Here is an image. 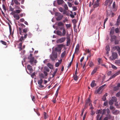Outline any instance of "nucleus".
<instances>
[{
	"label": "nucleus",
	"mask_w": 120,
	"mask_h": 120,
	"mask_svg": "<svg viewBox=\"0 0 120 120\" xmlns=\"http://www.w3.org/2000/svg\"><path fill=\"white\" fill-rule=\"evenodd\" d=\"M22 32L21 29L19 27V31L20 35L22 36L24 35V39H25L27 37V34L26 33L29 30L27 28H25L22 30Z\"/></svg>",
	"instance_id": "nucleus-1"
},
{
	"label": "nucleus",
	"mask_w": 120,
	"mask_h": 120,
	"mask_svg": "<svg viewBox=\"0 0 120 120\" xmlns=\"http://www.w3.org/2000/svg\"><path fill=\"white\" fill-rule=\"evenodd\" d=\"M57 52L52 51V54L50 56V58L52 60L54 61L57 58Z\"/></svg>",
	"instance_id": "nucleus-2"
},
{
	"label": "nucleus",
	"mask_w": 120,
	"mask_h": 120,
	"mask_svg": "<svg viewBox=\"0 0 120 120\" xmlns=\"http://www.w3.org/2000/svg\"><path fill=\"white\" fill-rule=\"evenodd\" d=\"M64 46V45L63 44L58 45L55 48V52H59V54H60L61 53L62 48Z\"/></svg>",
	"instance_id": "nucleus-3"
},
{
	"label": "nucleus",
	"mask_w": 120,
	"mask_h": 120,
	"mask_svg": "<svg viewBox=\"0 0 120 120\" xmlns=\"http://www.w3.org/2000/svg\"><path fill=\"white\" fill-rule=\"evenodd\" d=\"M55 15L57 17L56 18V19L57 21L61 20L63 17V15H62L61 13L58 12H56L55 13Z\"/></svg>",
	"instance_id": "nucleus-4"
},
{
	"label": "nucleus",
	"mask_w": 120,
	"mask_h": 120,
	"mask_svg": "<svg viewBox=\"0 0 120 120\" xmlns=\"http://www.w3.org/2000/svg\"><path fill=\"white\" fill-rule=\"evenodd\" d=\"M117 54L116 52H113L112 53V55L109 58L110 60H114L117 57Z\"/></svg>",
	"instance_id": "nucleus-5"
},
{
	"label": "nucleus",
	"mask_w": 120,
	"mask_h": 120,
	"mask_svg": "<svg viewBox=\"0 0 120 120\" xmlns=\"http://www.w3.org/2000/svg\"><path fill=\"white\" fill-rule=\"evenodd\" d=\"M28 58L29 60V62L31 64H32L34 59V57L32 56V55L30 54L28 56Z\"/></svg>",
	"instance_id": "nucleus-6"
},
{
	"label": "nucleus",
	"mask_w": 120,
	"mask_h": 120,
	"mask_svg": "<svg viewBox=\"0 0 120 120\" xmlns=\"http://www.w3.org/2000/svg\"><path fill=\"white\" fill-rule=\"evenodd\" d=\"M65 37H62L58 39L56 41V42L57 43H61L64 42L66 40Z\"/></svg>",
	"instance_id": "nucleus-7"
},
{
	"label": "nucleus",
	"mask_w": 120,
	"mask_h": 120,
	"mask_svg": "<svg viewBox=\"0 0 120 120\" xmlns=\"http://www.w3.org/2000/svg\"><path fill=\"white\" fill-rule=\"evenodd\" d=\"M113 1V0H106L105 2L104 6H107L108 5L109 7H110Z\"/></svg>",
	"instance_id": "nucleus-8"
},
{
	"label": "nucleus",
	"mask_w": 120,
	"mask_h": 120,
	"mask_svg": "<svg viewBox=\"0 0 120 120\" xmlns=\"http://www.w3.org/2000/svg\"><path fill=\"white\" fill-rule=\"evenodd\" d=\"M111 37L110 41L111 42L114 41L117 39L116 36L115 35H110Z\"/></svg>",
	"instance_id": "nucleus-9"
},
{
	"label": "nucleus",
	"mask_w": 120,
	"mask_h": 120,
	"mask_svg": "<svg viewBox=\"0 0 120 120\" xmlns=\"http://www.w3.org/2000/svg\"><path fill=\"white\" fill-rule=\"evenodd\" d=\"M100 0H97L94 3L93 7L94 8H95L99 6V2Z\"/></svg>",
	"instance_id": "nucleus-10"
},
{
	"label": "nucleus",
	"mask_w": 120,
	"mask_h": 120,
	"mask_svg": "<svg viewBox=\"0 0 120 120\" xmlns=\"http://www.w3.org/2000/svg\"><path fill=\"white\" fill-rule=\"evenodd\" d=\"M43 82L42 79H41L40 80H39L38 81V84L39 85L38 87L40 88H43L44 87V86L42 85V83Z\"/></svg>",
	"instance_id": "nucleus-11"
},
{
	"label": "nucleus",
	"mask_w": 120,
	"mask_h": 120,
	"mask_svg": "<svg viewBox=\"0 0 120 120\" xmlns=\"http://www.w3.org/2000/svg\"><path fill=\"white\" fill-rule=\"evenodd\" d=\"M106 111L107 114L106 115L107 116L109 117V119H110L112 117V116L110 115L109 114L110 111L109 109L107 108L106 109Z\"/></svg>",
	"instance_id": "nucleus-12"
},
{
	"label": "nucleus",
	"mask_w": 120,
	"mask_h": 120,
	"mask_svg": "<svg viewBox=\"0 0 120 120\" xmlns=\"http://www.w3.org/2000/svg\"><path fill=\"white\" fill-rule=\"evenodd\" d=\"M115 27H112L110 29L109 32V35H113L114 32Z\"/></svg>",
	"instance_id": "nucleus-13"
},
{
	"label": "nucleus",
	"mask_w": 120,
	"mask_h": 120,
	"mask_svg": "<svg viewBox=\"0 0 120 120\" xmlns=\"http://www.w3.org/2000/svg\"><path fill=\"white\" fill-rule=\"evenodd\" d=\"M120 87V83H118L116 86L114 87L113 90L115 91L119 89V87Z\"/></svg>",
	"instance_id": "nucleus-14"
},
{
	"label": "nucleus",
	"mask_w": 120,
	"mask_h": 120,
	"mask_svg": "<svg viewBox=\"0 0 120 120\" xmlns=\"http://www.w3.org/2000/svg\"><path fill=\"white\" fill-rule=\"evenodd\" d=\"M13 17L16 20H18L20 18V17L19 15L15 14L13 15Z\"/></svg>",
	"instance_id": "nucleus-15"
},
{
	"label": "nucleus",
	"mask_w": 120,
	"mask_h": 120,
	"mask_svg": "<svg viewBox=\"0 0 120 120\" xmlns=\"http://www.w3.org/2000/svg\"><path fill=\"white\" fill-rule=\"evenodd\" d=\"M12 1H13L14 2L16 5H20V2H18V0H12Z\"/></svg>",
	"instance_id": "nucleus-16"
},
{
	"label": "nucleus",
	"mask_w": 120,
	"mask_h": 120,
	"mask_svg": "<svg viewBox=\"0 0 120 120\" xmlns=\"http://www.w3.org/2000/svg\"><path fill=\"white\" fill-rule=\"evenodd\" d=\"M90 100L89 98H88V99L86 101V103L85 104V108L87 106V105L90 102Z\"/></svg>",
	"instance_id": "nucleus-17"
},
{
	"label": "nucleus",
	"mask_w": 120,
	"mask_h": 120,
	"mask_svg": "<svg viewBox=\"0 0 120 120\" xmlns=\"http://www.w3.org/2000/svg\"><path fill=\"white\" fill-rule=\"evenodd\" d=\"M27 68L28 70H29L30 72H31L33 71L32 68L30 65H27Z\"/></svg>",
	"instance_id": "nucleus-18"
},
{
	"label": "nucleus",
	"mask_w": 120,
	"mask_h": 120,
	"mask_svg": "<svg viewBox=\"0 0 120 120\" xmlns=\"http://www.w3.org/2000/svg\"><path fill=\"white\" fill-rule=\"evenodd\" d=\"M96 85V84L95 83V81L94 80L92 81L90 84L92 88L95 86Z\"/></svg>",
	"instance_id": "nucleus-19"
},
{
	"label": "nucleus",
	"mask_w": 120,
	"mask_h": 120,
	"mask_svg": "<svg viewBox=\"0 0 120 120\" xmlns=\"http://www.w3.org/2000/svg\"><path fill=\"white\" fill-rule=\"evenodd\" d=\"M56 34L59 36L61 37L62 36V33L60 31H57L56 32Z\"/></svg>",
	"instance_id": "nucleus-20"
},
{
	"label": "nucleus",
	"mask_w": 120,
	"mask_h": 120,
	"mask_svg": "<svg viewBox=\"0 0 120 120\" xmlns=\"http://www.w3.org/2000/svg\"><path fill=\"white\" fill-rule=\"evenodd\" d=\"M57 2L59 5L61 4L64 2L63 0H57Z\"/></svg>",
	"instance_id": "nucleus-21"
},
{
	"label": "nucleus",
	"mask_w": 120,
	"mask_h": 120,
	"mask_svg": "<svg viewBox=\"0 0 120 120\" xmlns=\"http://www.w3.org/2000/svg\"><path fill=\"white\" fill-rule=\"evenodd\" d=\"M114 30L116 34H118L120 32V30L118 27L116 28Z\"/></svg>",
	"instance_id": "nucleus-22"
},
{
	"label": "nucleus",
	"mask_w": 120,
	"mask_h": 120,
	"mask_svg": "<svg viewBox=\"0 0 120 120\" xmlns=\"http://www.w3.org/2000/svg\"><path fill=\"white\" fill-rule=\"evenodd\" d=\"M73 79L75 81H77L78 79V76L77 75H74L73 76Z\"/></svg>",
	"instance_id": "nucleus-23"
},
{
	"label": "nucleus",
	"mask_w": 120,
	"mask_h": 120,
	"mask_svg": "<svg viewBox=\"0 0 120 120\" xmlns=\"http://www.w3.org/2000/svg\"><path fill=\"white\" fill-rule=\"evenodd\" d=\"M71 42V40L70 39H67V42L66 45L67 46H69L70 43Z\"/></svg>",
	"instance_id": "nucleus-24"
},
{
	"label": "nucleus",
	"mask_w": 120,
	"mask_h": 120,
	"mask_svg": "<svg viewBox=\"0 0 120 120\" xmlns=\"http://www.w3.org/2000/svg\"><path fill=\"white\" fill-rule=\"evenodd\" d=\"M105 49L107 51L106 53H108V51L110 50L109 46L108 45H107L105 47Z\"/></svg>",
	"instance_id": "nucleus-25"
},
{
	"label": "nucleus",
	"mask_w": 120,
	"mask_h": 120,
	"mask_svg": "<svg viewBox=\"0 0 120 120\" xmlns=\"http://www.w3.org/2000/svg\"><path fill=\"white\" fill-rule=\"evenodd\" d=\"M22 10H16L15 11H14L15 13L19 14L22 11Z\"/></svg>",
	"instance_id": "nucleus-26"
},
{
	"label": "nucleus",
	"mask_w": 120,
	"mask_h": 120,
	"mask_svg": "<svg viewBox=\"0 0 120 120\" xmlns=\"http://www.w3.org/2000/svg\"><path fill=\"white\" fill-rule=\"evenodd\" d=\"M47 66L50 69H52L53 68V65L49 63L48 64Z\"/></svg>",
	"instance_id": "nucleus-27"
},
{
	"label": "nucleus",
	"mask_w": 120,
	"mask_h": 120,
	"mask_svg": "<svg viewBox=\"0 0 120 120\" xmlns=\"http://www.w3.org/2000/svg\"><path fill=\"white\" fill-rule=\"evenodd\" d=\"M79 44H77L75 50V52H78L79 49Z\"/></svg>",
	"instance_id": "nucleus-28"
},
{
	"label": "nucleus",
	"mask_w": 120,
	"mask_h": 120,
	"mask_svg": "<svg viewBox=\"0 0 120 120\" xmlns=\"http://www.w3.org/2000/svg\"><path fill=\"white\" fill-rule=\"evenodd\" d=\"M119 111L118 110H116L114 111H112V113L113 114L115 115H117L118 114Z\"/></svg>",
	"instance_id": "nucleus-29"
},
{
	"label": "nucleus",
	"mask_w": 120,
	"mask_h": 120,
	"mask_svg": "<svg viewBox=\"0 0 120 120\" xmlns=\"http://www.w3.org/2000/svg\"><path fill=\"white\" fill-rule=\"evenodd\" d=\"M64 24L61 22H59L58 23V26H64Z\"/></svg>",
	"instance_id": "nucleus-30"
},
{
	"label": "nucleus",
	"mask_w": 120,
	"mask_h": 120,
	"mask_svg": "<svg viewBox=\"0 0 120 120\" xmlns=\"http://www.w3.org/2000/svg\"><path fill=\"white\" fill-rule=\"evenodd\" d=\"M97 71V68H95L91 72V74L93 75L94 74L96 71Z\"/></svg>",
	"instance_id": "nucleus-31"
},
{
	"label": "nucleus",
	"mask_w": 120,
	"mask_h": 120,
	"mask_svg": "<svg viewBox=\"0 0 120 120\" xmlns=\"http://www.w3.org/2000/svg\"><path fill=\"white\" fill-rule=\"evenodd\" d=\"M115 63L117 65H120V60H115Z\"/></svg>",
	"instance_id": "nucleus-32"
},
{
	"label": "nucleus",
	"mask_w": 120,
	"mask_h": 120,
	"mask_svg": "<svg viewBox=\"0 0 120 120\" xmlns=\"http://www.w3.org/2000/svg\"><path fill=\"white\" fill-rule=\"evenodd\" d=\"M112 100L113 102H116V101L117 100L116 98L115 97H112Z\"/></svg>",
	"instance_id": "nucleus-33"
},
{
	"label": "nucleus",
	"mask_w": 120,
	"mask_h": 120,
	"mask_svg": "<svg viewBox=\"0 0 120 120\" xmlns=\"http://www.w3.org/2000/svg\"><path fill=\"white\" fill-rule=\"evenodd\" d=\"M39 78L41 79L44 78V76L43 74L41 73L39 75Z\"/></svg>",
	"instance_id": "nucleus-34"
},
{
	"label": "nucleus",
	"mask_w": 120,
	"mask_h": 120,
	"mask_svg": "<svg viewBox=\"0 0 120 120\" xmlns=\"http://www.w3.org/2000/svg\"><path fill=\"white\" fill-rule=\"evenodd\" d=\"M66 53V51H64V52H62L61 55V57H63L65 56Z\"/></svg>",
	"instance_id": "nucleus-35"
},
{
	"label": "nucleus",
	"mask_w": 120,
	"mask_h": 120,
	"mask_svg": "<svg viewBox=\"0 0 120 120\" xmlns=\"http://www.w3.org/2000/svg\"><path fill=\"white\" fill-rule=\"evenodd\" d=\"M66 34V30L65 29H64L62 32V36H64Z\"/></svg>",
	"instance_id": "nucleus-36"
},
{
	"label": "nucleus",
	"mask_w": 120,
	"mask_h": 120,
	"mask_svg": "<svg viewBox=\"0 0 120 120\" xmlns=\"http://www.w3.org/2000/svg\"><path fill=\"white\" fill-rule=\"evenodd\" d=\"M44 118L45 119H46L48 117V115H47L46 112H44Z\"/></svg>",
	"instance_id": "nucleus-37"
},
{
	"label": "nucleus",
	"mask_w": 120,
	"mask_h": 120,
	"mask_svg": "<svg viewBox=\"0 0 120 120\" xmlns=\"http://www.w3.org/2000/svg\"><path fill=\"white\" fill-rule=\"evenodd\" d=\"M62 61V60H61L60 61V63L59 62H57L55 64V66L56 67H58L60 65V64L61 63Z\"/></svg>",
	"instance_id": "nucleus-38"
},
{
	"label": "nucleus",
	"mask_w": 120,
	"mask_h": 120,
	"mask_svg": "<svg viewBox=\"0 0 120 120\" xmlns=\"http://www.w3.org/2000/svg\"><path fill=\"white\" fill-rule=\"evenodd\" d=\"M44 70L47 72H49V69L47 67H45L44 68Z\"/></svg>",
	"instance_id": "nucleus-39"
},
{
	"label": "nucleus",
	"mask_w": 120,
	"mask_h": 120,
	"mask_svg": "<svg viewBox=\"0 0 120 120\" xmlns=\"http://www.w3.org/2000/svg\"><path fill=\"white\" fill-rule=\"evenodd\" d=\"M24 37L23 36H22L19 39V41L21 42H22L24 40Z\"/></svg>",
	"instance_id": "nucleus-40"
},
{
	"label": "nucleus",
	"mask_w": 120,
	"mask_h": 120,
	"mask_svg": "<svg viewBox=\"0 0 120 120\" xmlns=\"http://www.w3.org/2000/svg\"><path fill=\"white\" fill-rule=\"evenodd\" d=\"M9 11H13L14 10V9L13 8H12V7L11 6H9Z\"/></svg>",
	"instance_id": "nucleus-41"
},
{
	"label": "nucleus",
	"mask_w": 120,
	"mask_h": 120,
	"mask_svg": "<svg viewBox=\"0 0 120 120\" xmlns=\"http://www.w3.org/2000/svg\"><path fill=\"white\" fill-rule=\"evenodd\" d=\"M73 58L72 59L71 61L70 62V63L68 65V66L67 67L68 68H69L71 66V64H72V63L73 60Z\"/></svg>",
	"instance_id": "nucleus-42"
},
{
	"label": "nucleus",
	"mask_w": 120,
	"mask_h": 120,
	"mask_svg": "<svg viewBox=\"0 0 120 120\" xmlns=\"http://www.w3.org/2000/svg\"><path fill=\"white\" fill-rule=\"evenodd\" d=\"M113 101L111 100H110L109 102V104L110 105H112L113 104Z\"/></svg>",
	"instance_id": "nucleus-43"
},
{
	"label": "nucleus",
	"mask_w": 120,
	"mask_h": 120,
	"mask_svg": "<svg viewBox=\"0 0 120 120\" xmlns=\"http://www.w3.org/2000/svg\"><path fill=\"white\" fill-rule=\"evenodd\" d=\"M108 18H106L104 20V24H103L104 26V28H105V24L106 21L108 20Z\"/></svg>",
	"instance_id": "nucleus-44"
},
{
	"label": "nucleus",
	"mask_w": 120,
	"mask_h": 120,
	"mask_svg": "<svg viewBox=\"0 0 120 120\" xmlns=\"http://www.w3.org/2000/svg\"><path fill=\"white\" fill-rule=\"evenodd\" d=\"M27 36H28L29 38H30L32 36V34L30 32H29L28 33V34H27Z\"/></svg>",
	"instance_id": "nucleus-45"
},
{
	"label": "nucleus",
	"mask_w": 120,
	"mask_h": 120,
	"mask_svg": "<svg viewBox=\"0 0 120 120\" xmlns=\"http://www.w3.org/2000/svg\"><path fill=\"white\" fill-rule=\"evenodd\" d=\"M90 50L89 49H88L87 50V52L88 53H89V54H90V56H87V60L88 59V58L89 57H90Z\"/></svg>",
	"instance_id": "nucleus-46"
},
{
	"label": "nucleus",
	"mask_w": 120,
	"mask_h": 120,
	"mask_svg": "<svg viewBox=\"0 0 120 120\" xmlns=\"http://www.w3.org/2000/svg\"><path fill=\"white\" fill-rule=\"evenodd\" d=\"M0 42H1V43L5 45H7V43L6 42H5L4 41H3L1 40L0 41Z\"/></svg>",
	"instance_id": "nucleus-47"
},
{
	"label": "nucleus",
	"mask_w": 120,
	"mask_h": 120,
	"mask_svg": "<svg viewBox=\"0 0 120 120\" xmlns=\"http://www.w3.org/2000/svg\"><path fill=\"white\" fill-rule=\"evenodd\" d=\"M106 110L105 109H104L102 110V115L105 114L106 112Z\"/></svg>",
	"instance_id": "nucleus-48"
},
{
	"label": "nucleus",
	"mask_w": 120,
	"mask_h": 120,
	"mask_svg": "<svg viewBox=\"0 0 120 120\" xmlns=\"http://www.w3.org/2000/svg\"><path fill=\"white\" fill-rule=\"evenodd\" d=\"M116 96L119 97L120 96V91L116 94Z\"/></svg>",
	"instance_id": "nucleus-49"
},
{
	"label": "nucleus",
	"mask_w": 120,
	"mask_h": 120,
	"mask_svg": "<svg viewBox=\"0 0 120 120\" xmlns=\"http://www.w3.org/2000/svg\"><path fill=\"white\" fill-rule=\"evenodd\" d=\"M89 65L91 67L93 65V63L92 62H90L89 63Z\"/></svg>",
	"instance_id": "nucleus-50"
},
{
	"label": "nucleus",
	"mask_w": 120,
	"mask_h": 120,
	"mask_svg": "<svg viewBox=\"0 0 120 120\" xmlns=\"http://www.w3.org/2000/svg\"><path fill=\"white\" fill-rule=\"evenodd\" d=\"M64 7L65 10H68V7L67 6V5L66 4H65L64 5Z\"/></svg>",
	"instance_id": "nucleus-51"
},
{
	"label": "nucleus",
	"mask_w": 120,
	"mask_h": 120,
	"mask_svg": "<svg viewBox=\"0 0 120 120\" xmlns=\"http://www.w3.org/2000/svg\"><path fill=\"white\" fill-rule=\"evenodd\" d=\"M110 110H115V108L113 106H110Z\"/></svg>",
	"instance_id": "nucleus-52"
},
{
	"label": "nucleus",
	"mask_w": 120,
	"mask_h": 120,
	"mask_svg": "<svg viewBox=\"0 0 120 120\" xmlns=\"http://www.w3.org/2000/svg\"><path fill=\"white\" fill-rule=\"evenodd\" d=\"M101 113V111L100 110H99L97 112L96 114L100 115Z\"/></svg>",
	"instance_id": "nucleus-53"
},
{
	"label": "nucleus",
	"mask_w": 120,
	"mask_h": 120,
	"mask_svg": "<svg viewBox=\"0 0 120 120\" xmlns=\"http://www.w3.org/2000/svg\"><path fill=\"white\" fill-rule=\"evenodd\" d=\"M116 4L115 2H114L113 3L112 5V7L113 9H115V8Z\"/></svg>",
	"instance_id": "nucleus-54"
},
{
	"label": "nucleus",
	"mask_w": 120,
	"mask_h": 120,
	"mask_svg": "<svg viewBox=\"0 0 120 120\" xmlns=\"http://www.w3.org/2000/svg\"><path fill=\"white\" fill-rule=\"evenodd\" d=\"M59 27V28L60 30H61L63 29V30L64 29H65L64 26H62Z\"/></svg>",
	"instance_id": "nucleus-55"
},
{
	"label": "nucleus",
	"mask_w": 120,
	"mask_h": 120,
	"mask_svg": "<svg viewBox=\"0 0 120 120\" xmlns=\"http://www.w3.org/2000/svg\"><path fill=\"white\" fill-rule=\"evenodd\" d=\"M114 41V43L115 44H117L119 43V41L118 40H116V39Z\"/></svg>",
	"instance_id": "nucleus-56"
},
{
	"label": "nucleus",
	"mask_w": 120,
	"mask_h": 120,
	"mask_svg": "<svg viewBox=\"0 0 120 120\" xmlns=\"http://www.w3.org/2000/svg\"><path fill=\"white\" fill-rule=\"evenodd\" d=\"M72 22L74 24H76L77 22V21L75 19H74L72 20Z\"/></svg>",
	"instance_id": "nucleus-57"
},
{
	"label": "nucleus",
	"mask_w": 120,
	"mask_h": 120,
	"mask_svg": "<svg viewBox=\"0 0 120 120\" xmlns=\"http://www.w3.org/2000/svg\"><path fill=\"white\" fill-rule=\"evenodd\" d=\"M66 26L67 28H68L70 27L71 25L70 24H67L66 25Z\"/></svg>",
	"instance_id": "nucleus-58"
},
{
	"label": "nucleus",
	"mask_w": 120,
	"mask_h": 120,
	"mask_svg": "<svg viewBox=\"0 0 120 120\" xmlns=\"http://www.w3.org/2000/svg\"><path fill=\"white\" fill-rule=\"evenodd\" d=\"M106 97L103 96L102 98V99L103 101H105L106 100Z\"/></svg>",
	"instance_id": "nucleus-59"
},
{
	"label": "nucleus",
	"mask_w": 120,
	"mask_h": 120,
	"mask_svg": "<svg viewBox=\"0 0 120 120\" xmlns=\"http://www.w3.org/2000/svg\"><path fill=\"white\" fill-rule=\"evenodd\" d=\"M101 88L100 87L98 89V90H97V93H98L99 91L101 90Z\"/></svg>",
	"instance_id": "nucleus-60"
},
{
	"label": "nucleus",
	"mask_w": 120,
	"mask_h": 120,
	"mask_svg": "<svg viewBox=\"0 0 120 120\" xmlns=\"http://www.w3.org/2000/svg\"><path fill=\"white\" fill-rule=\"evenodd\" d=\"M68 4L69 7H71L72 6V5L71 3L68 2Z\"/></svg>",
	"instance_id": "nucleus-61"
},
{
	"label": "nucleus",
	"mask_w": 120,
	"mask_h": 120,
	"mask_svg": "<svg viewBox=\"0 0 120 120\" xmlns=\"http://www.w3.org/2000/svg\"><path fill=\"white\" fill-rule=\"evenodd\" d=\"M86 113H85L83 117V120H85V118L86 117Z\"/></svg>",
	"instance_id": "nucleus-62"
},
{
	"label": "nucleus",
	"mask_w": 120,
	"mask_h": 120,
	"mask_svg": "<svg viewBox=\"0 0 120 120\" xmlns=\"http://www.w3.org/2000/svg\"><path fill=\"white\" fill-rule=\"evenodd\" d=\"M15 6L16 9H20V7L18 6H17V5H15Z\"/></svg>",
	"instance_id": "nucleus-63"
},
{
	"label": "nucleus",
	"mask_w": 120,
	"mask_h": 120,
	"mask_svg": "<svg viewBox=\"0 0 120 120\" xmlns=\"http://www.w3.org/2000/svg\"><path fill=\"white\" fill-rule=\"evenodd\" d=\"M108 119H109L108 116L106 117L103 120H108Z\"/></svg>",
	"instance_id": "nucleus-64"
}]
</instances>
